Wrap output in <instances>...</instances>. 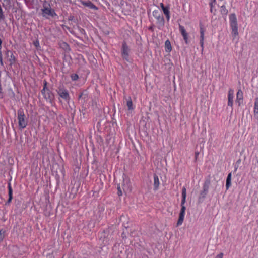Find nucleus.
I'll list each match as a JSON object with an SVG mask.
<instances>
[{
    "instance_id": "obj_5",
    "label": "nucleus",
    "mask_w": 258,
    "mask_h": 258,
    "mask_svg": "<svg viewBox=\"0 0 258 258\" xmlns=\"http://www.w3.org/2000/svg\"><path fill=\"white\" fill-rule=\"evenodd\" d=\"M210 183L211 182L209 178H207L205 180L203 184V189L201 191L198 200L199 202H203L206 196L208 193Z\"/></svg>"
},
{
    "instance_id": "obj_13",
    "label": "nucleus",
    "mask_w": 258,
    "mask_h": 258,
    "mask_svg": "<svg viewBox=\"0 0 258 258\" xmlns=\"http://www.w3.org/2000/svg\"><path fill=\"white\" fill-rule=\"evenodd\" d=\"M233 96L234 90L232 89H230L228 94V106H230L231 108H232L233 105ZM232 109H233V108H232Z\"/></svg>"
},
{
    "instance_id": "obj_3",
    "label": "nucleus",
    "mask_w": 258,
    "mask_h": 258,
    "mask_svg": "<svg viewBox=\"0 0 258 258\" xmlns=\"http://www.w3.org/2000/svg\"><path fill=\"white\" fill-rule=\"evenodd\" d=\"M18 125L20 129L22 130L26 127L28 124V120L26 118L23 109L21 108L17 111Z\"/></svg>"
},
{
    "instance_id": "obj_4",
    "label": "nucleus",
    "mask_w": 258,
    "mask_h": 258,
    "mask_svg": "<svg viewBox=\"0 0 258 258\" xmlns=\"http://www.w3.org/2000/svg\"><path fill=\"white\" fill-rule=\"evenodd\" d=\"M56 91L60 98L67 102L70 101V96L68 90L63 85H59L56 89Z\"/></svg>"
},
{
    "instance_id": "obj_44",
    "label": "nucleus",
    "mask_w": 258,
    "mask_h": 258,
    "mask_svg": "<svg viewBox=\"0 0 258 258\" xmlns=\"http://www.w3.org/2000/svg\"><path fill=\"white\" fill-rule=\"evenodd\" d=\"M2 53V52H1V49H0V54Z\"/></svg>"
},
{
    "instance_id": "obj_39",
    "label": "nucleus",
    "mask_w": 258,
    "mask_h": 258,
    "mask_svg": "<svg viewBox=\"0 0 258 258\" xmlns=\"http://www.w3.org/2000/svg\"><path fill=\"white\" fill-rule=\"evenodd\" d=\"M199 155V152H196L195 153V158L197 159L198 156Z\"/></svg>"
},
{
    "instance_id": "obj_25",
    "label": "nucleus",
    "mask_w": 258,
    "mask_h": 258,
    "mask_svg": "<svg viewBox=\"0 0 258 258\" xmlns=\"http://www.w3.org/2000/svg\"><path fill=\"white\" fill-rule=\"evenodd\" d=\"M160 5L164 14L170 12L169 8L168 7H165L163 3H160Z\"/></svg>"
},
{
    "instance_id": "obj_8",
    "label": "nucleus",
    "mask_w": 258,
    "mask_h": 258,
    "mask_svg": "<svg viewBox=\"0 0 258 258\" xmlns=\"http://www.w3.org/2000/svg\"><path fill=\"white\" fill-rule=\"evenodd\" d=\"M88 92L87 90H84L79 94L78 99L81 101V103L84 104L86 103L88 100Z\"/></svg>"
},
{
    "instance_id": "obj_24",
    "label": "nucleus",
    "mask_w": 258,
    "mask_h": 258,
    "mask_svg": "<svg viewBox=\"0 0 258 258\" xmlns=\"http://www.w3.org/2000/svg\"><path fill=\"white\" fill-rule=\"evenodd\" d=\"M126 105L127 106L128 110H132L134 109V108L133 107V102H132L131 97H128V98L127 100Z\"/></svg>"
},
{
    "instance_id": "obj_27",
    "label": "nucleus",
    "mask_w": 258,
    "mask_h": 258,
    "mask_svg": "<svg viewBox=\"0 0 258 258\" xmlns=\"http://www.w3.org/2000/svg\"><path fill=\"white\" fill-rule=\"evenodd\" d=\"M215 3V2H209V5L210 7V12L212 13H213L214 15H215V12L216 11V9H213Z\"/></svg>"
},
{
    "instance_id": "obj_34",
    "label": "nucleus",
    "mask_w": 258,
    "mask_h": 258,
    "mask_svg": "<svg viewBox=\"0 0 258 258\" xmlns=\"http://www.w3.org/2000/svg\"><path fill=\"white\" fill-rule=\"evenodd\" d=\"M117 195L118 196H121L122 195V192L119 186H118L117 187Z\"/></svg>"
},
{
    "instance_id": "obj_35",
    "label": "nucleus",
    "mask_w": 258,
    "mask_h": 258,
    "mask_svg": "<svg viewBox=\"0 0 258 258\" xmlns=\"http://www.w3.org/2000/svg\"><path fill=\"white\" fill-rule=\"evenodd\" d=\"M0 64L2 66H4V63H3V57H2V53L0 54Z\"/></svg>"
},
{
    "instance_id": "obj_7",
    "label": "nucleus",
    "mask_w": 258,
    "mask_h": 258,
    "mask_svg": "<svg viewBox=\"0 0 258 258\" xmlns=\"http://www.w3.org/2000/svg\"><path fill=\"white\" fill-rule=\"evenodd\" d=\"M130 48L125 42H123L121 47V55L122 58L127 61H129Z\"/></svg>"
},
{
    "instance_id": "obj_12",
    "label": "nucleus",
    "mask_w": 258,
    "mask_h": 258,
    "mask_svg": "<svg viewBox=\"0 0 258 258\" xmlns=\"http://www.w3.org/2000/svg\"><path fill=\"white\" fill-rule=\"evenodd\" d=\"M179 30L181 33V34L182 35L184 40L185 41L186 44L188 43V33L186 32L184 27L182 25H181L180 24H179Z\"/></svg>"
},
{
    "instance_id": "obj_41",
    "label": "nucleus",
    "mask_w": 258,
    "mask_h": 258,
    "mask_svg": "<svg viewBox=\"0 0 258 258\" xmlns=\"http://www.w3.org/2000/svg\"><path fill=\"white\" fill-rule=\"evenodd\" d=\"M2 41L1 39H0V49H1V48H2Z\"/></svg>"
},
{
    "instance_id": "obj_22",
    "label": "nucleus",
    "mask_w": 258,
    "mask_h": 258,
    "mask_svg": "<svg viewBox=\"0 0 258 258\" xmlns=\"http://www.w3.org/2000/svg\"><path fill=\"white\" fill-rule=\"evenodd\" d=\"M231 173H229L227 176L226 181V189H228L229 187L231 185Z\"/></svg>"
},
{
    "instance_id": "obj_9",
    "label": "nucleus",
    "mask_w": 258,
    "mask_h": 258,
    "mask_svg": "<svg viewBox=\"0 0 258 258\" xmlns=\"http://www.w3.org/2000/svg\"><path fill=\"white\" fill-rule=\"evenodd\" d=\"M181 206V208L179 213V219L177 223V226H179L182 224L184 218L186 207L185 205Z\"/></svg>"
},
{
    "instance_id": "obj_43",
    "label": "nucleus",
    "mask_w": 258,
    "mask_h": 258,
    "mask_svg": "<svg viewBox=\"0 0 258 258\" xmlns=\"http://www.w3.org/2000/svg\"><path fill=\"white\" fill-rule=\"evenodd\" d=\"M237 167H235V170H235V171H236V170H237Z\"/></svg>"
},
{
    "instance_id": "obj_15",
    "label": "nucleus",
    "mask_w": 258,
    "mask_h": 258,
    "mask_svg": "<svg viewBox=\"0 0 258 258\" xmlns=\"http://www.w3.org/2000/svg\"><path fill=\"white\" fill-rule=\"evenodd\" d=\"M81 3L83 5H84L86 7H87L90 9H94V10L98 9L97 7L90 1H81Z\"/></svg>"
},
{
    "instance_id": "obj_20",
    "label": "nucleus",
    "mask_w": 258,
    "mask_h": 258,
    "mask_svg": "<svg viewBox=\"0 0 258 258\" xmlns=\"http://www.w3.org/2000/svg\"><path fill=\"white\" fill-rule=\"evenodd\" d=\"M186 189L185 187H183L182 189V200L181 203V206L184 205L186 202Z\"/></svg>"
},
{
    "instance_id": "obj_2",
    "label": "nucleus",
    "mask_w": 258,
    "mask_h": 258,
    "mask_svg": "<svg viewBox=\"0 0 258 258\" xmlns=\"http://www.w3.org/2000/svg\"><path fill=\"white\" fill-rule=\"evenodd\" d=\"M229 22L232 30L231 34L234 39L238 34L237 19L235 13L229 15Z\"/></svg>"
},
{
    "instance_id": "obj_6",
    "label": "nucleus",
    "mask_w": 258,
    "mask_h": 258,
    "mask_svg": "<svg viewBox=\"0 0 258 258\" xmlns=\"http://www.w3.org/2000/svg\"><path fill=\"white\" fill-rule=\"evenodd\" d=\"M41 92L46 101L52 104L54 100V93L49 89H42Z\"/></svg>"
},
{
    "instance_id": "obj_26",
    "label": "nucleus",
    "mask_w": 258,
    "mask_h": 258,
    "mask_svg": "<svg viewBox=\"0 0 258 258\" xmlns=\"http://www.w3.org/2000/svg\"><path fill=\"white\" fill-rule=\"evenodd\" d=\"M6 230L3 229L0 230V243L3 240L6 236Z\"/></svg>"
},
{
    "instance_id": "obj_36",
    "label": "nucleus",
    "mask_w": 258,
    "mask_h": 258,
    "mask_svg": "<svg viewBox=\"0 0 258 258\" xmlns=\"http://www.w3.org/2000/svg\"><path fill=\"white\" fill-rule=\"evenodd\" d=\"M165 16H166V18L167 19V21H169V19H170V12L169 13H167L166 14H165Z\"/></svg>"
},
{
    "instance_id": "obj_18",
    "label": "nucleus",
    "mask_w": 258,
    "mask_h": 258,
    "mask_svg": "<svg viewBox=\"0 0 258 258\" xmlns=\"http://www.w3.org/2000/svg\"><path fill=\"white\" fill-rule=\"evenodd\" d=\"M8 190H9V193H8V195H9V199L8 200H7V202H6V204H9L12 201V200L13 199V190H12V188L11 186V183H9L8 184Z\"/></svg>"
},
{
    "instance_id": "obj_29",
    "label": "nucleus",
    "mask_w": 258,
    "mask_h": 258,
    "mask_svg": "<svg viewBox=\"0 0 258 258\" xmlns=\"http://www.w3.org/2000/svg\"><path fill=\"white\" fill-rule=\"evenodd\" d=\"M5 17L3 11L2 10L1 6L0 5V21L4 20L5 19Z\"/></svg>"
},
{
    "instance_id": "obj_30",
    "label": "nucleus",
    "mask_w": 258,
    "mask_h": 258,
    "mask_svg": "<svg viewBox=\"0 0 258 258\" xmlns=\"http://www.w3.org/2000/svg\"><path fill=\"white\" fill-rule=\"evenodd\" d=\"M61 47L63 48L66 50H67L68 49H69V45L64 42H63L61 44Z\"/></svg>"
},
{
    "instance_id": "obj_10",
    "label": "nucleus",
    "mask_w": 258,
    "mask_h": 258,
    "mask_svg": "<svg viewBox=\"0 0 258 258\" xmlns=\"http://www.w3.org/2000/svg\"><path fill=\"white\" fill-rule=\"evenodd\" d=\"M5 54L8 58V60L10 62V64H14L16 62V57L13 52L8 50L6 51Z\"/></svg>"
},
{
    "instance_id": "obj_32",
    "label": "nucleus",
    "mask_w": 258,
    "mask_h": 258,
    "mask_svg": "<svg viewBox=\"0 0 258 258\" xmlns=\"http://www.w3.org/2000/svg\"><path fill=\"white\" fill-rule=\"evenodd\" d=\"M71 77L73 81H76L79 78L78 75L77 74H72Z\"/></svg>"
},
{
    "instance_id": "obj_19",
    "label": "nucleus",
    "mask_w": 258,
    "mask_h": 258,
    "mask_svg": "<svg viewBox=\"0 0 258 258\" xmlns=\"http://www.w3.org/2000/svg\"><path fill=\"white\" fill-rule=\"evenodd\" d=\"M220 12L223 17H226L228 13V10L226 9L225 5L223 4L220 7Z\"/></svg>"
},
{
    "instance_id": "obj_40",
    "label": "nucleus",
    "mask_w": 258,
    "mask_h": 258,
    "mask_svg": "<svg viewBox=\"0 0 258 258\" xmlns=\"http://www.w3.org/2000/svg\"><path fill=\"white\" fill-rule=\"evenodd\" d=\"M149 30H150L153 31V26H150V27L149 28Z\"/></svg>"
},
{
    "instance_id": "obj_31",
    "label": "nucleus",
    "mask_w": 258,
    "mask_h": 258,
    "mask_svg": "<svg viewBox=\"0 0 258 258\" xmlns=\"http://www.w3.org/2000/svg\"><path fill=\"white\" fill-rule=\"evenodd\" d=\"M77 28H78V31H79L80 33L82 35H86V32L85 31V30L82 28H81L79 26H77Z\"/></svg>"
},
{
    "instance_id": "obj_16",
    "label": "nucleus",
    "mask_w": 258,
    "mask_h": 258,
    "mask_svg": "<svg viewBox=\"0 0 258 258\" xmlns=\"http://www.w3.org/2000/svg\"><path fill=\"white\" fill-rule=\"evenodd\" d=\"M237 99L236 103H238V106L241 105L243 100V92L241 90H238L236 94Z\"/></svg>"
},
{
    "instance_id": "obj_28",
    "label": "nucleus",
    "mask_w": 258,
    "mask_h": 258,
    "mask_svg": "<svg viewBox=\"0 0 258 258\" xmlns=\"http://www.w3.org/2000/svg\"><path fill=\"white\" fill-rule=\"evenodd\" d=\"M161 15V13L158 10H155L153 11V16L156 18Z\"/></svg>"
},
{
    "instance_id": "obj_42",
    "label": "nucleus",
    "mask_w": 258,
    "mask_h": 258,
    "mask_svg": "<svg viewBox=\"0 0 258 258\" xmlns=\"http://www.w3.org/2000/svg\"><path fill=\"white\" fill-rule=\"evenodd\" d=\"M210 2H216V0H210Z\"/></svg>"
},
{
    "instance_id": "obj_33",
    "label": "nucleus",
    "mask_w": 258,
    "mask_h": 258,
    "mask_svg": "<svg viewBox=\"0 0 258 258\" xmlns=\"http://www.w3.org/2000/svg\"><path fill=\"white\" fill-rule=\"evenodd\" d=\"M48 89H49V88L47 87V82L45 80L43 81V88L42 89L47 90Z\"/></svg>"
},
{
    "instance_id": "obj_37",
    "label": "nucleus",
    "mask_w": 258,
    "mask_h": 258,
    "mask_svg": "<svg viewBox=\"0 0 258 258\" xmlns=\"http://www.w3.org/2000/svg\"><path fill=\"white\" fill-rule=\"evenodd\" d=\"M224 254L223 253H220L218 254L215 258H223Z\"/></svg>"
},
{
    "instance_id": "obj_1",
    "label": "nucleus",
    "mask_w": 258,
    "mask_h": 258,
    "mask_svg": "<svg viewBox=\"0 0 258 258\" xmlns=\"http://www.w3.org/2000/svg\"><path fill=\"white\" fill-rule=\"evenodd\" d=\"M41 11L42 16L46 19H49L50 17L53 18L57 16L55 11L51 8L49 3L46 1L43 4Z\"/></svg>"
},
{
    "instance_id": "obj_17",
    "label": "nucleus",
    "mask_w": 258,
    "mask_h": 258,
    "mask_svg": "<svg viewBox=\"0 0 258 258\" xmlns=\"http://www.w3.org/2000/svg\"><path fill=\"white\" fill-rule=\"evenodd\" d=\"M160 184L158 176L156 174L154 175V190H157Z\"/></svg>"
},
{
    "instance_id": "obj_38",
    "label": "nucleus",
    "mask_w": 258,
    "mask_h": 258,
    "mask_svg": "<svg viewBox=\"0 0 258 258\" xmlns=\"http://www.w3.org/2000/svg\"><path fill=\"white\" fill-rule=\"evenodd\" d=\"M34 45L36 46V47H38L39 46V42L38 40L34 42Z\"/></svg>"
},
{
    "instance_id": "obj_14",
    "label": "nucleus",
    "mask_w": 258,
    "mask_h": 258,
    "mask_svg": "<svg viewBox=\"0 0 258 258\" xmlns=\"http://www.w3.org/2000/svg\"><path fill=\"white\" fill-rule=\"evenodd\" d=\"M157 20V27L159 29L162 30L164 27L165 20L163 16L161 15L159 17L156 18Z\"/></svg>"
},
{
    "instance_id": "obj_21",
    "label": "nucleus",
    "mask_w": 258,
    "mask_h": 258,
    "mask_svg": "<svg viewBox=\"0 0 258 258\" xmlns=\"http://www.w3.org/2000/svg\"><path fill=\"white\" fill-rule=\"evenodd\" d=\"M254 117L258 119V98L255 100L254 107Z\"/></svg>"
},
{
    "instance_id": "obj_11",
    "label": "nucleus",
    "mask_w": 258,
    "mask_h": 258,
    "mask_svg": "<svg viewBox=\"0 0 258 258\" xmlns=\"http://www.w3.org/2000/svg\"><path fill=\"white\" fill-rule=\"evenodd\" d=\"M205 29L203 25H200V46L202 47V51L204 49V34H205Z\"/></svg>"
},
{
    "instance_id": "obj_23",
    "label": "nucleus",
    "mask_w": 258,
    "mask_h": 258,
    "mask_svg": "<svg viewBox=\"0 0 258 258\" xmlns=\"http://www.w3.org/2000/svg\"><path fill=\"white\" fill-rule=\"evenodd\" d=\"M165 49L167 52H170L172 50L171 43L169 40H167L165 42Z\"/></svg>"
}]
</instances>
